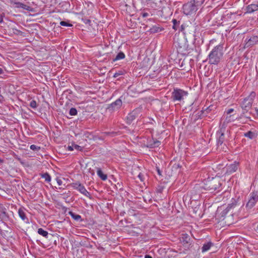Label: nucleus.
<instances>
[{"label":"nucleus","instance_id":"nucleus-1","mask_svg":"<svg viewBox=\"0 0 258 258\" xmlns=\"http://www.w3.org/2000/svg\"><path fill=\"white\" fill-rule=\"evenodd\" d=\"M223 46L219 44L215 47L209 54V62L210 64H217L223 55Z\"/></svg>","mask_w":258,"mask_h":258},{"label":"nucleus","instance_id":"nucleus-2","mask_svg":"<svg viewBox=\"0 0 258 258\" xmlns=\"http://www.w3.org/2000/svg\"><path fill=\"white\" fill-rule=\"evenodd\" d=\"M237 202L234 199H232V202L229 204L227 208L223 210L220 214L219 219L221 221L225 220V223L228 224H231V223L229 221L228 219L233 215V209L236 206Z\"/></svg>","mask_w":258,"mask_h":258},{"label":"nucleus","instance_id":"nucleus-3","mask_svg":"<svg viewBox=\"0 0 258 258\" xmlns=\"http://www.w3.org/2000/svg\"><path fill=\"white\" fill-rule=\"evenodd\" d=\"M200 2L197 0L191 1L183 6V11L186 15H191L196 14L199 9Z\"/></svg>","mask_w":258,"mask_h":258},{"label":"nucleus","instance_id":"nucleus-4","mask_svg":"<svg viewBox=\"0 0 258 258\" xmlns=\"http://www.w3.org/2000/svg\"><path fill=\"white\" fill-rule=\"evenodd\" d=\"M206 188L211 191L219 190L222 185L221 179L219 177L208 178L205 183Z\"/></svg>","mask_w":258,"mask_h":258},{"label":"nucleus","instance_id":"nucleus-5","mask_svg":"<svg viewBox=\"0 0 258 258\" xmlns=\"http://www.w3.org/2000/svg\"><path fill=\"white\" fill-rule=\"evenodd\" d=\"M187 95V92L181 89L174 88L172 92L171 98L174 101H181L183 97Z\"/></svg>","mask_w":258,"mask_h":258},{"label":"nucleus","instance_id":"nucleus-6","mask_svg":"<svg viewBox=\"0 0 258 258\" xmlns=\"http://www.w3.org/2000/svg\"><path fill=\"white\" fill-rule=\"evenodd\" d=\"M122 99H124L123 95L121 96L116 101L108 105L107 110L110 112L119 110L122 104Z\"/></svg>","mask_w":258,"mask_h":258},{"label":"nucleus","instance_id":"nucleus-7","mask_svg":"<svg viewBox=\"0 0 258 258\" xmlns=\"http://www.w3.org/2000/svg\"><path fill=\"white\" fill-rule=\"evenodd\" d=\"M258 201V192L257 191L252 192L249 194V199L246 205L247 209H250L255 205Z\"/></svg>","mask_w":258,"mask_h":258},{"label":"nucleus","instance_id":"nucleus-8","mask_svg":"<svg viewBox=\"0 0 258 258\" xmlns=\"http://www.w3.org/2000/svg\"><path fill=\"white\" fill-rule=\"evenodd\" d=\"M225 128L224 123H223L220 127V129L217 132V145L220 146L221 145L224 140V133L225 131Z\"/></svg>","mask_w":258,"mask_h":258},{"label":"nucleus","instance_id":"nucleus-9","mask_svg":"<svg viewBox=\"0 0 258 258\" xmlns=\"http://www.w3.org/2000/svg\"><path fill=\"white\" fill-rule=\"evenodd\" d=\"M188 45L187 42L184 40H181L178 43V50L179 52L186 54L189 53L190 52L189 51Z\"/></svg>","mask_w":258,"mask_h":258},{"label":"nucleus","instance_id":"nucleus-10","mask_svg":"<svg viewBox=\"0 0 258 258\" xmlns=\"http://www.w3.org/2000/svg\"><path fill=\"white\" fill-rule=\"evenodd\" d=\"M239 167V163L234 162L233 163L230 165H227L226 167L223 169V171H225V174L230 175L235 172Z\"/></svg>","mask_w":258,"mask_h":258},{"label":"nucleus","instance_id":"nucleus-11","mask_svg":"<svg viewBox=\"0 0 258 258\" xmlns=\"http://www.w3.org/2000/svg\"><path fill=\"white\" fill-rule=\"evenodd\" d=\"M141 109L138 108L130 113L126 117V122L131 124L140 114Z\"/></svg>","mask_w":258,"mask_h":258},{"label":"nucleus","instance_id":"nucleus-12","mask_svg":"<svg viewBox=\"0 0 258 258\" xmlns=\"http://www.w3.org/2000/svg\"><path fill=\"white\" fill-rule=\"evenodd\" d=\"M252 104V101L248 100V99H246V98H244L241 104V108L244 111L243 112V114L244 113V111L247 112L251 108Z\"/></svg>","mask_w":258,"mask_h":258},{"label":"nucleus","instance_id":"nucleus-13","mask_svg":"<svg viewBox=\"0 0 258 258\" xmlns=\"http://www.w3.org/2000/svg\"><path fill=\"white\" fill-rule=\"evenodd\" d=\"M160 145V142L157 140H154L153 138L147 140L146 147L149 148L158 147Z\"/></svg>","mask_w":258,"mask_h":258},{"label":"nucleus","instance_id":"nucleus-14","mask_svg":"<svg viewBox=\"0 0 258 258\" xmlns=\"http://www.w3.org/2000/svg\"><path fill=\"white\" fill-rule=\"evenodd\" d=\"M258 42V37L256 36H254L251 37L247 42H246L245 46L246 47L253 45Z\"/></svg>","mask_w":258,"mask_h":258},{"label":"nucleus","instance_id":"nucleus-15","mask_svg":"<svg viewBox=\"0 0 258 258\" xmlns=\"http://www.w3.org/2000/svg\"><path fill=\"white\" fill-rule=\"evenodd\" d=\"M257 7L255 4H252L248 5L246 8V12L245 13L251 14L255 11H257Z\"/></svg>","mask_w":258,"mask_h":258},{"label":"nucleus","instance_id":"nucleus-16","mask_svg":"<svg viewBox=\"0 0 258 258\" xmlns=\"http://www.w3.org/2000/svg\"><path fill=\"white\" fill-rule=\"evenodd\" d=\"M81 194H83L85 196L91 199V196L90 194L86 190L85 187L83 184L80 185L79 189H78Z\"/></svg>","mask_w":258,"mask_h":258},{"label":"nucleus","instance_id":"nucleus-17","mask_svg":"<svg viewBox=\"0 0 258 258\" xmlns=\"http://www.w3.org/2000/svg\"><path fill=\"white\" fill-rule=\"evenodd\" d=\"M18 214L20 217L26 223H28L29 220L26 217V214L24 210L20 208L18 210Z\"/></svg>","mask_w":258,"mask_h":258},{"label":"nucleus","instance_id":"nucleus-18","mask_svg":"<svg viewBox=\"0 0 258 258\" xmlns=\"http://www.w3.org/2000/svg\"><path fill=\"white\" fill-rule=\"evenodd\" d=\"M214 244L212 242H208L207 243H204L203 246L202 247V251L203 252H205L208 250H209L211 246H213Z\"/></svg>","mask_w":258,"mask_h":258},{"label":"nucleus","instance_id":"nucleus-19","mask_svg":"<svg viewBox=\"0 0 258 258\" xmlns=\"http://www.w3.org/2000/svg\"><path fill=\"white\" fill-rule=\"evenodd\" d=\"M22 8L29 11H32V8L27 5L22 4L21 3L17 2V8Z\"/></svg>","mask_w":258,"mask_h":258},{"label":"nucleus","instance_id":"nucleus-20","mask_svg":"<svg viewBox=\"0 0 258 258\" xmlns=\"http://www.w3.org/2000/svg\"><path fill=\"white\" fill-rule=\"evenodd\" d=\"M97 173L98 176L103 180H105L107 178V175L104 174L100 168H98Z\"/></svg>","mask_w":258,"mask_h":258},{"label":"nucleus","instance_id":"nucleus-21","mask_svg":"<svg viewBox=\"0 0 258 258\" xmlns=\"http://www.w3.org/2000/svg\"><path fill=\"white\" fill-rule=\"evenodd\" d=\"M244 136L250 139H253L256 137V134L251 131H248L247 133H244Z\"/></svg>","mask_w":258,"mask_h":258},{"label":"nucleus","instance_id":"nucleus-22","mask_svg":"<svg viewBox=\"0 0 258 258\" xmlns=\"http://www.w3.org/2000/svg\"><path fill=\"white\" fill-rule=\"evenodd\" d=\"M124 57H125L124 53L122 52H119L116 55V56L114 58H113V61H115L122 59L124 58Z\"/></svg>","mask_w":258,"mask_h":258},{"label":"nucleus","instance_id":"nucleus-23","mask_svg":"<svg viewBox=\"0 0 258 258\" xmlns=\"http://www.w3.org/2000/svg\"><path fill=\"white\" fill-rule=\"evenodd\" d=\"M69 214L73 219L76 221H79L81 220V216L80 215L77 214L72 211H70Z\"/></svg>","mask_w":258,"mask_h":258},{"label":"nucleus","instance_id":"nucleus-24","mask_svg":"<svg viewBox=\"0 0 258 258\" xmlns=\"http://www.w3.org/2000/svg\"><path fill=\"white\" fill-rule=\"evenodd\" d=\"M190 237L187 234H183L181 238V241L184 243H188L190 241Z\"/></svg>","mask_w":258,"mask_h":258},{"label":"nucleus","instance_id":"nucleus-25","mask_svg":"<svg viewBox=\"0 0 258 258\" xmlns=\"http://www.w3.org/2000/svg\"><path fill=\"white\" fill-rule=\"evenodd\" d=\"M149 70L151 72L156 73V74H158L161 71L159 66H151L149 68Z\"/></svg>","mask_w":258,"mask_h":258},{"label":"nucleus","instance_id":"nucleus-26","mask_svg":"<svg viewBox=\"0 0 258 258\" xmlns=\"http://www.w3.org/2000/svg\"><path fill=\"white\" fill-rule=\"evenodd\" d=\"M29 145L27 144H21L18 143V146H17V149L20 150H24L26 152L28 150Z\"/></svg>","mask_w":258,"mask_h":258},{"label":"nucleus","instance_id":"nucleus-27","mask_svg":"<svg viewBox=\"0 0 258 258\" xmlns=\"http://www.w3.org/2000/svg\"><path fill=\"white\" fill-rule=\"evenodd\" d=\"M38 233L45 238H47L48 235V232L41 228L38 229Z\"/></svg>","mask_w":258,"mask_h":258},{"label":"nucleus","instance_id":"nucleus-28","mask_svg":"<svg viewBox=\"0 0 258 258\" xmlns=\"http://www.w3.org/2000/svg\"><path fill=\"white\" fill-rule=\"evenodd\" d=\"M162 30V29H161V28L156 26H154L151 28H150V32L152 33H155L160 32Z\"/></svg>","mask_w":258,"mask_h":258},{"label":"nucleus","instance_id":"nucleus-29","mask_svg":"<svg viewBox=\"0 0 258 258\" xmlns=\"http://www.w3.org/2000/svg\"><path fill=\"white\" fill-rule=\"evenodd\" d=\"M211 66H203L204 69L205 70H207V71L205 72V75L206 76H208L212 71V69L210 68Z\"/></svg>","mask_w":258,"mask_h":258},{"label":"nucleus","instance_id":"nucleus-30","mask_svg":"<svg viewBox=\"0 0 258 258\" xmlns=\"http://www.w3.org/2000/svg\"><path fill=\"white\" fill-rule=\"evenodd\" d=\"M98 71H96V72L99 75H104L105 73H106V67H103L102 68H98Z\"/></svg>","mask_w":258,"mask_h":258},{"label":"nucleus","instance_id":"nucleus-31","mask_svg":"<svg viewBox=\"0 0 258 258\" xmlns=\"http://www.w3.org/2000/svg\"><path fill=\"white\" fill-rule=\"evenodd\" d=\"M41 177L45 179L46 181L49 182L51 180V177L50 175L47 173H45L42 174Z\"/></svg>","mask_w":258,"mask_h":258},{"label":"nucleus","instance_id":"nucleus-32","mask_svg":"<svg viewBox=\"0 0 258 258\" xmlns=\"http://www.w3.org/2000/svg\"><path fill=\"white\" fill-rule=\"evenodd\" d=\"M256 93L254 92H251V93L249 94V95L246 97V99H248V100H250L252 101V102H253V100L254 98L255 97Z\"/></svg>","mask_w":258,"mask_h":258},{"label":"nucleus","instance_id":"nucleus-33","mask_svg":"<svg viewBox=\"0 0 258 258\" xmlns=\"http://www.w3.org/2000/svg\"><path fill=\"white\" fill-rule=\"evenodd\" d=\"M69 114L70 115L74 116L77 115V110L76 108L72 107L70 109Z\"/></svg>","mask_w":258,"mask_h":258},{"label":"nucleus","instance_id":"nucleus-34","mask_svg":"<svg viewBox=\"0 0 258 258\" xmlns=\"http://www.w3.org/2000/svg\"><path fill=\"white\" fill-rule=\"evenodd\" d=\"M104 134L106 136H110L111 137H115L118 134L117 132H104Z\"/></svg>","mask_w":258,"mask_h":258},{"label":"nucleus","instance_id":"nucleus-35","mask_svg":"<svg viewBox=\"0 0 258 258\" xmlns=\"http://www.w3.org/2000/svg\"><path fill=\"white\" fill-rule=\"evenodd\" d=\"M81 184H82L81 183H80L79 182H77L72 183V186L74 189L78 190L79 189L80 185H81Z\"/></svg>","mask_w":258,"mask_h":258},{"label":"nucleus","instance_id":"nucleus-36","mask_svg":"<svg viewBox=\"0 0 258 258\" xmlns=\"http://www.w3.org/2000/svg\"><path fill=\"white\" fill-rule=\"evenodd\" d=\"M60 25L62 26H65V27H71L72 26V25L69 23L68 22L66 21H61L60 22Z\"/></svg>","mask_w":258,"mask_h":258},{"label":"nucleus","instance_id":"nucleus-37","mask_svg":"<svg viewBox=\"0 0 258 258\" xmlns=\"http://www.w3.org/2000/svg\"><path fill=\"white\" fill-rule=\"evenodd\" d=\"M30 106L33 108H36L37 106V104L36 101L33 100L30 103Z\"/></svg>","mask_w":258,"mask_h":258},{"label":"nucleus","instance_id":"nucleus-38","mask_svg":"<svg viewBox=\"0 0 258 258\" xmlns=\"http://www.w3.org/2000/svg\"><path fill=\"white\" fill-rule=\"evenodd\" d=\"M30 148L33 151H39L40 149V147L37 146L35 145H32L30 146Z\"/></svg>","mask_w":258,"mask_h":258},{"label":"nucleus","instance_id":"nucleus-39","mask_svg":"<svg viewBox=\"0 0 258 258\" xmlns=\"http://www.w3.org/2000/svg\"><path fill=\"white\" fill-rule=\"evenodd\" d=\"M73 145H74V148L78 151H82L83 149V148L82 147L78 145L74 144Z\"/></svg>","mask_w":258,"mask_h":258},{"label":"nucleus","instance_id":"nucleus-40","mask_svg":"<svg viewBox=\"0 0 258 258\" xmlns=\"http://www.w3.org/2000/svg\"><path fill=\"white\" fill-rule=\"evenodd\" d=\"M253 229L258 235V222L253 225Z\"/></svg>","mask_w":258,"mask_h":258},{"label":"nucleus","instance_id":"nucleus-41","mask_svg":"<svg viewBox=\"0 0 258 258\" xmlns=\"http://www.w3.org/2000/svg\"><path fill=\"white\" fill-rule=\"evenodd\" d=\"M230 117H231V115L229 116H226V118H225V121L223 122V123H224V124L225 125V122L226 123H228L229 122L231 121V119H230Z\"/></svg>","mask_w":258,"mask_h":258},{"label":"nucleus","instance_id":"nucleus-42","mask_svg":"<svg viewBox=\"0 0 258 258\" xmlns=\"http://www.w3.org/2000/svg\"><path fill=\"white\" fill-rule=\"evenodd\" d=\"M122 74V71H119L118 72V73H116L114 74L113 75V77L116 78V77H117L118 76L121 75Z\"/></svg>","mask_w":258,"mask_h":258},{"label":"nucleus","instance_id":"nucleus-43","mask_svg":"<svg viewBox=\"0 0 258 258\" xmlns=\"http://www.w3.org/2000/svg\"><path fill=\"white\" fill-rule=\"evenodd\" d=\"M143 176L144 175L141 173H140L138 175V177L140 179V180L142 181H144V178H143Z\"/></svg>","mask_w":258,"mask_h":258},{"label":"nucleus","instance_id":"nucleus-44","mask_svg":"<svg viewBox=\"0 0 258 258\" xmlns=\"http://www.w3.org/2000/svg\"><path fill=\"white\" fill-rule=\"evenodd\" d=\"M4 17V14L0 15V23H2L4 22V20H3Z\"/></svg>","mask_w":258,"mask_h":258},{"label":"nucleus","instance_id":"nucleus-45","mask_svg":"<svg viewBox=\"0 0 258 258\" xmlns=\"http://www.w3.org/2000/svg\"><path fill=\"white\" fill-rule=\"evenodd\" d=\"M234 111V109L232 108H230L228 109L227 111V114H230L231 113H232Z\"/></svg>","mask_w":258,"mask_h":258},{"label":"nucleus","instance_id":"nucleus-46","mask_svg":"<svg viewBox=\"0 0 258 258\" xmlns=\"http://www.w3.org/2000/svg\"><path fill=\"white\" fill-rule=\"evenodd\" d=\"M68 149L69 151H73L74 150V145H73V144L72 145V146H68Z\"/></svg>","mask_w":258,"mask_h":258},{"label":"nucleus","instance_id":"nucleus-47","mask_svg":"<svg viewBox=\"0 0 258 258\" xmlns=\"http://www.w3.org/2000/svg\"><path fill=\"white\" fill-rule=\"evenodd\" d=\"M57 182L59 185H60L62 184V181L60 179H57Z\"/></svg>","mask_w":258,"mask_h":258},{"label":"nucleus","instance_id":"nucleus-48","mask_svg":"<svg viewBox=\"0 0 258 258\" xmlns=\"http://www.w3.org/2000/svg\"><path fill=\"white\" fill-rule=\"evenodd\" d=\"M157 171L159 175H161V171H160V170L159 169V168L157 167Z\"/></svg>","mask_w":258,"mask_h":258},{"label":"nucleus","instance_id":"nucleus-49","mask_svg":"<svg viewBox=\"0 0 258 258\" xmlns=\"http://www.w3.org/2000/svg\"><path fill=\"white\" fill-rule=\"evenodd\" d=\"M4 97L0 94V103L2 102Z\"/></svg>","mask_w":258,"mask_h":258},{"label":"nucleus","instance_id":"nucleus-50","mask_svg":"<svg viewBox=\"0 0 258 258\" xmlns=\"http://www.w3.org/2000/svg\"><path fill=\"white\" fill-rule=\"evenodd\" d=\"M145 258H152V257L149 255H146Z\"/></svg>","mask_w":258,"mask_h":258},{"label":"nucleus","instance_id":"nucleus-51","mask_svg":"<svg viewBox=\"0 0 258 258\" xmlns=\"http://www.w3.org/2000/svg\"><path fill=\"white\" fill-rule=\"evenodd\" d=\"M147 16H148V13H144V14H143V16L144 17H147Z\"/></svg>","mask_w":258,"mask_h":258},{"label":"nucleus","instance_id":"nucleus-52","mask_svg":"<svg viewBox=\"0 0 258 258\" xmlns=\"http://www.w3.org/2000/svg\"><path fill=\"white\" fill-rule=\"evenodd\" d=\"M172 22L174 24H175L177 22V21L175 19H173Z\"/></svg>","mask_w":258,"mask_h":258},{"label":"nucleus","instance_id":"nucleus-53","mask_svg":"<svg viewBox=\"0 0 258 258\" xmlns=\"http://www.w3.org/2000/svg\"><path fill=\"white\" fill-rule=\"evenodd\" d=\"M3 73V70L2 69L0 68V75Z\"/></svg>","mask_w":258,"mask_h":258},{"label":"nucleus","instance_id":"nucleus-54","mask_svg":"<svg viewBox=\"0 0 258 258\" xmlns=\"http://www.w3.org/2000/svg\"><path fill=\"white\" fill-rule=\"evenodd\" d=\"M17 160H19L22 164H23L20 158L17 157Z\"/></svg>","mask_w":258,"mask_h":258},{"label":"nucleus","instance_id":"nucleus-55","mask_svg":"<svg viewBox=\"0 0 258 258\" xmlns=\"http://www.w3.org/2000/svg\"><path fill=\"white\" fill-rule=\"evenodd\" d=\"M21 31L17 30V35H19V34H21Z\"/></svg>","mask_w":258,"mask_h":258},{"label":"nucleus","instance_id":"nucleus-56","mask_svg":"<svg viewBox=\"0 0 258 258\" xmlns=\"http://www.w3.org/2000/svg\"><path fill=\"white\" fill-rule=\"evenodd\" d=\"M179 66V68H178V69L179 70H182V68L183 66Z\"/></svg>","mask_w":258,"mask_h":258},{"label":"nucleus","instance_id":"nucleus-57","mask_svg":"<svg viewBox=\"0 0 258 258\" xmlns=\"http://www.w3.org/2000/svg\"><path fill=\"white\" fill-rule=\"evenodd\" d=\"M255 5H256V7H257V8H256V9H257V11H258V2H257V3H256V4H255Z\"/></svg>","mask_w":258,"mask_h":258},{"label":"nucleus","instance_id":"nucleus-58","mask_svg":"<svg viewBox=\"0 0 258 258\" xmlns=\"http://www.w3.org/2000/svg\"><path fill=\"white\" fill-rule=\"evenodd\" d=\"M88 247H90V248H92L93 247V246L92 245L90 244Z\"/></svg>","mask_w":258,"mask_h":258},{"label":"nucleus","instance_id":"nucleus-59","mask_svg":"<svg viewBox=\"0 0 258 258\" xmlns=\"http://www.w3.org/2000/svg\"><path fill=\"white\" fill-rule=\"evenodd\" d=\"M202 65H200V69H201V68H202Z\"/></svg>","mask_w":258,"mask_h":258},{"label":"nucleus","instance_id":"nucleus-60","mask_svg":"<svg viewBox=\"0 0 258 258\" xmlns=\"http://www.w3.org/2000/svg\"><path fill=\"white\" fill-rule=\"evenodd\" d=\"M17 98H18V100H20V98H18V97H17Z\"/></svg>","mask_w":258,"mask_h":258},{"label":"nucleus","instance_id":"nucleus-61","mask_svg":"<svg viewBox=\"0 0 258 258\" xmlns=\"http://www.w3.org/2000/svg\"><path fill=\"white\" fill-rule=\"evenodd\" d=\"M17 98H18V100H20V98H18V97H17Z\"/></svg>","mask_w":258,"mask_h":258},{"label":"nucleus","instance_id":"nucleus-62","mask_svg":"<svg viewBox=\"0 0 258 258\" xmlns=\"http://www.w3.org/2000/svg\"><path fill=\"white\" fill-rule=\"evenodd\" d=\"M17 98H18V100H20V98H18V97H17Z\"/></svg>","mask_w":258,"mask_h":258},{"label":"nucleus","instance_id":"nucleus-63","mask_svg":"<svg viewBox=\"0 0 258 258\" xmlns=\"http://www.w3.org/2000/svg\"><path fill=\"white\" fill-rule=\"evenodd\" d=\"M0 162H2V160L0 159Z\"/></svg>","mask_w":258,"mask_h":258}]
</instances>
